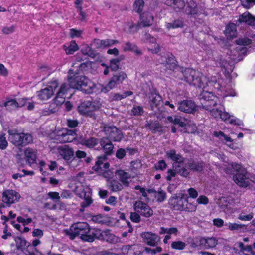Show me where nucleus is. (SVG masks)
Segmentation results:
<instances>
[{"mask_svg":"<svg viewBox=\"0 0 255 255\" xmlns=\"http://www.w3.org/2000/svg\"><path fill=\"white\" fill-rule=\"evenodd\" d=\"M80 142L83 145L92 148L97 144L98 140L95 138L91 137L89 139H82Z\"/></svg>","mask_w":255,"mask_h":255,"instance_id":"obj_42","label":"nucleus"},{"mask_svg":"<svg viewBox=\"0 0 255 255\" xmlns=\"http://www.w3.org/2000/svg\"><path fill=\"white\" fill-rule=\"evenodd\" d=\"M238 21L240 23L244 22L247 25L253 26L255 25V17L248 12H245L240 16ZM251 37H255V34L252 35Z\"/></svg>","mask_w":255,"mask_h":255,"instance_id":"obj_25","label":"nucleus"},{"mask_svg":"<svg viewBox=\"0 0 255 255\" xmlns=\"http://www.w3.org/2000/svg\"><path fill=\"white\" fill-rule=\"evenodd\" d=\"M184 25L183 21L181 19H176L171 23H167L166 24V27L168 30L171 29H175L181 28Z\"/></svg>","mask_w":255,"mask_h":255,"instance_id":"obj_43","label":"nucleus"},{"mask_svg":"<svg viewBox=\"0 0 255 255\" xmlns=\"http://www.w3.org/2000/svg\"><path fill=\"white\" fill-rule=\"evenodd\" d=\"M228 225V229L231 231L238 230L243 228L244 225L236 223H229L226 224Z\"/></svg>","mask_w":255,"mask_h":255,"instance_id":"obj_50","label":"nucleus"},{"mask_svg":"<svg viewBox=\"0 0 255 255\" xmlns=\"http://www.w3.org/2000/svg\"><path fill=\"white\" fill-rule=\"evenodd\" d=\"M181 9L188 15L193 16L199 13V9L196 3L193 0H187L186 3L184 2L183 7Z\"/></svg>","mask_w":255,"mask_h":255,"instance_id":"obj_20","label":"nucleus"},{"mask_svg":"<svg viewBox=\"0 0 255 255\" xmlns=\"http://www.w3.org/2000/svg\"><path fill=\"white\" fill-rule=\"evenodd\" d=\"M186 203H187V199L183 196L175 195L171 197L169 200L170 208L175 210H184V209H186Z\"/></svg>","mask_w":255,"mask_h":255,"instance_id":"obj_15","label":"nucleus"},{"mask_svg":"<svg viewBox=\"0 0 255 255\" xmlns=\"http://www.w3.org/2000/svg\"><path fill=\"white\" fill-rule=\"evenodd\" d=\"M21 196L20 194L13 190H6L2 193V201L8 205L18 202Z\"/></svg>","mask_w":255,"mask_h":255,"instance_id":"obj_16","label":"nucleus"},{"mask_svg":"<svg viewBox=\"0 0 255 255\" xmlns=\"http://www.w3.org/2000/svg\"><path fill=\"white\" fill-rule=\"evenodd\" d=\"M186 244L181 241H176L172 243L171 247L175 250H182L185 249Z\"/></svg>","mask_w":255,"mask_h":255,"instance_id":"obj_46","label":"nucleus"},{"mask_svg":"<svg viewBox=\"0 0 255 255\" xmlns=\"http://www.w3.org/2000/svg\"><path fill=\"white\" fill-rule=\"evenodd\" d=\"M66 233L71 239H74L76 236H80V239L85 242H92L95 238L111 243L117 242L118 240V238L109 230L102 231L98 229L91 228L86 222L73 224Z\"/></svg>","mask_w":255,"mask_h":255,"instance_id":"obj_3","label":"nucleus"},{"mask_svg":"<svg viewBox=\"0 0 255 255\" xmlns=\"http://www.w3.org/2000/svg\"><path fill=\"white\" fill-rule=\"evenodd\" d=\"M201 243L205 246L206 248H212L215 247L218 241L215 238H208L201 239Z\"/></svg>","mask_w":255,"mask_h":255,"instance_id":"obj_35","label":"nucleus"},{"mask_svg":"<svg viewBox=\"0 0 255 255\" xmlns=\"http://www.w3.org/2000/svg\"><path fill=\"white\" fill-rule=\"evenodd\" d=\"M24 156L26 163L32 167L36 162L37 153L33 149L28 148L24 151Z\"/></svg>","mask_w":255,"mask_h":255,"instance_id":"obj_24","label":"nucleus"},{"mask_svg":"<svg viewBox=\"0 0 255 255\" xmlns=\"http://www.w3.org/2000/svg\"><path fill=\"white\" fill-rule=\"evenodd\" d=\"M52 153L60 156L67 162L71 160L74 156V151L68 145H58L55 146L51 149Z\"/></svg>","mask_w":255,"mask_h":255,"instance_id":"obj_10","label":"nucleus"},{"mask_svg":"<svg viewBox=\"0 0 255 255\" xmlns=\"http://www.w3.org/2000/svg\"><path fill=\"white\" fill-rule=\"evenodd\" d=\"M204 163L203 162H189L188 163L187 167L191 170L200 172L202 170Z\"/></svg>","mask_w":255,"mask_h":255,"instance_id":"obj_44","label":"nucleus"},{"mask_svg":"<svg viewBox=\"0 0 255 255\" xmlns=\"http://www.w3.org/2000/svg\"><path fill=\"white\" fill-rule=\"evenodd\" d=\"M106 138L113 141H120L123 138L121 131L114 126H106L104 128Z\"/></svg>","mask_w":255,"mask_h":255,"instance_id":"obj_12","label":"nucleus"},{"mask_svg":"<svg viewBox=\"0 0 255 255\" xmlns=\"http://www.w3.org/2000/svg\"><path fill=\"white\" fill-rule=\"evenodd\" d=\"M101 106L102 102L100 99L93 101H85L78 107V111L82 115L92 117H94V111L99 110Z\"/></svg>","mask_w":255,"mask_h":255,"instance_id":"obj_8","label":"nucleus"},{"mask_svg":"<svg viewBox=\"0 0 255 255\" xmlns=\"http://www.w3.org/2000/svg\"><path fill=\"white\" fill-rule=\"evenodd\" d=\"M200 100L203 108L209 111L210 114L214 118H219L227 123L239 125L236 119H231L232 116L222 111V107L220 104L219 98L212 92L203 90L200 95Z\"/></svg>","mask_w":255,"mask_h":255,"instance_id":"obj_4","label":"nucleus"},{"mask_svg":"<svg viewBox=\"0 0 255 255\" xmlns=\"http://www.w3.org/2000/svg\"><path fill=\"white\" fill-rule=\"evenodd\" d=\"M8 145V142L6 139L4 134H1L0 136V149H5Z\"/></svg>","mask_w":255,"mask_h":255,"instance_id":"obj_55","label":"nucleus"},{"mask_svg":"<svg viewBox=\"0 0 255 255\" xmlns=\"http://www.w3.org/2000/svg\"><path fill=\"white\" fill-rule=\"evenodd\" d=\"M213 135H214V136L218 138L221 141H225L226 144L230 148H231L233 149H236L235 146L232 143L233 141V139L232 138H231L230 137L225 135L223 132L215 131L214 132Z\"/></svg>","mask_w":255,"mask_h":255,"instance_id":"obj_27","label":"nucleus"},{"mask_svg":"<svg viewBox=\"0 0 255 255\" xmlns=\"http://www.w3.org/2000/svg\"><path fill=\"white\" fill-rule=\"evenodd\" d=\"M120 59L117 58L110 60V67L112 71H116L119 68Z\"/></svg>","mask_w":255,"mask_h":255,"instance_id":"obj_49","label":"nucleus"},{"mask_svg":"<svg viewBox=\"0 0 255 255\" xmlns=\"http://www.w3.org/2000/svg\"><path fill=\"white\" fill-rule=\"evenodd\" d=\"M15 30V26L14 25H11L10 26H5L3 28L2 31L3 33L5 34H9L13 33Z\"/></svg>","mask_w":255,"mask_h":255,"instance_id":"obj_64","label":"nucleus"},{"mask_svg":"<svg viewBox=\"0 0 255 255\" xmlns=\"http://www.w3.org/2000/svg\"><path fill=\"white\" fill-rule=\"evenodd\" d=\"M143 40L148 44V49L153 53H157L160 51L159 45L157 43L156 39L149 34H145Z\"/></svg>","mask_w":255,"mask_h":255,"instance_id":"obj_22","label":"nucleus"},{"mask_svg":"<svg viewBox=\"0 0 255 255\" xmlns=\"http://www.w3.org/2000/svg\"><path fill=\"white\" fill-rule=\"evenodd\" d=\"M144 4L143 0H135L133 4L134 10L138 13L141 12L144 7Z\"/></svg>","mask_w":255,"mask_h":255,"instance_id":"obj_47","label":"nucleus"},{"mask_svg":"<svg viewBox=\"0 0 255 255\" xmlns=\"http://www.w3.org/2000/svg\"><path fill=\"white\" fill-rule=\"evenodd\" d=\"M58 85V83L56 80L51 81L46 87L37 92V97L41 100H47L50 99L54 94Z\"/></svg>","mask_w":255,"mask_h":255,"instance_id":"obj_11","label":"nucleus"},{"mask_svg":"<svg viewBox=\"0 0 255 255\" xmlns=\"http://www.w3.org/2000/svg\"><path fill=\"white\" fill-rule=\"evenodd\" d=\"M76 134L75 131L67 129V133L65 135L64 143L70 142L76 138Z\"/></svg>","mask_w":255,"mask_h":255,"instance_id":"obj_45","label":"nucleus"},{"mask_svg":"<svg viewBox=\"0 0 255 255\" xmlns=\"http://www.w3.org/2000/svg\"><path fill=\"white\" fill-rule=\"evenodd\" d=\"M115 174L118 176L120 180L124 185L128 186L131 178V176L128 173L123 170H118L115 172Z\"/></svg>","mask_w":255,"mask_h":255,"instance_id":"obj_29","label":"nucleus"},{"mask_svg":"<svg viewBox=\"0 0 255 255\" xmlns=\"http://www.w3.org/2000/svg\"><path fill=\"white\" fill-rule=\"evenodd\" d=\"M166 156L174 161L173 168H175L179 174L184 177H186L188 175L189 171L184 166L182 157L179 154H177L174 150L167 151L166 152Z\"/></svg>","mask_w":255,"mask_h":255,"instance_id":"obj_7","label":"nucleus"},{"mask_svg":"<svg viewBox=\"0 0 255 255\" xmlns=\"http://www.w3.org/2000/svg\"><path fill=\"white\" fill-rule=\"evenodd\" d=\"M135 189L136 190H139V192L142 194V196L145 198L147 200H149V198L148 197L147 194L148 192L147 190H146L144 188L141 187V186L137 185L135 187Z\"/></svg>","mask_w":255,"mask_h":255,"instance_id":"obj_57","label":"nucleus"},{"mask_svg":"<svg viewBox=\"0 0 255 255\" xmlns=\"http://www.w3.org/2000/svg\"><path fill=\"white\" fill-rule=\"evenodd\" d=\"M253 218V214L251 213L248 215H244L243 213L240 214L238 218L242 221H250Z\"/></svg>","mask_w":255,"mask_h":255,"instance_id":"obj_60","label":"nucleus"},{"mask_svg":"<svg viewBox=\"0 0 255 255\" xmlns=\"http://www.w3.org/2000/svg\"><path fill=\"white\" fill-rule=\"evenodd\" d=\"M130 218L134 223H139L141 220L140 215L135 211L134 212H131Z\"/></svg>","mask_w":255,"mask_h":255,"instance_id":"obj_56","label":"nucleus"},{"mask_svg":"<svg viewBox=\"0 0 255 255\" xmlns=\"http://www.w3.org/2000/svg\"><path fill=\"white\" fill-rule=\"evenodd\" d=\"M155 167L156 170H164L166 168L167 164L164 160H161L155 164Z\"/></svg>","mask_w":255,"mask_h":255,"instance_id":"obj_59","label":"nucleus"},{"mask_svg":"<svg viewBox=\"0 0 255 255\" xmlns=\"http://www.w3.org/2000/svg\"><path fill=\"white\" fill-rule=\"evenodd\" d=\"M143 108L139 106H134L132 110V113L134 116H139L143 113Z\"/></svg>","mask_w":255,"mask_h":255,"instance_id":"obj_58","label":"nucleus"},{"mask_svg":"<svg viewBox=\"0 0 255 255\" xmlns=\"http://www.w3.org/2000/svg\"><path fill=\"white\" fill-rule=\"evenodd\" d=\"M63 48L67 54H72L79 48L78 45L74 41H71L68 46L63 45Z\"/></svg>","mask_w":255,"mask_h":255,"instance_id":"obj_39","label":"nucleus"},{"mask_svg":"<svg viewBox=\"0 0 255 255\" xmlns=\"http://www.w3.org/2000/svg\"><path fill=\"white\" fill-rule=\"evenodd\" d=\"M81 50L82 53L85 55L92 56L93 55V51H92L91 48L88 45H83L81 47Z\"/></svg>","mask_w":255,"mask_h":255,"instance_id":"obj_52","label":"nucleus"},{"mask_svg":"<svg viewBox=\"0 0 255 255\" xmlns=\"http://www.w3.org/2000/svg\"><path fill=\"white\" fill-rule=\"evenodd\" d=\"M47 195L53 200H58L60 199V194L57 192H49Z\"/></svg>","mask_w":255,"mask_h":255,"instance_id":"obj_63","label":"nucleus"},{"mask_svg":"<svg viewBox=\"0 0 255 255\" xmlns=\"http://www.w3.org/2000/svg\"><path fill=\"white\" fill-rule=\"evenodd\" d=\"M100 145L107 154H110L112 152L113 149V145L109 139L107 138H102L100 141Z\"/></svg>","mask_w":255,"mask_h":255,"instance_id":"obj_32","label":"nucleus"},{"mask_svg":"<svg viewBox=\"0 0 255 255\" xmlns=\"http://www.w3.org/2000/svg\"><path fill=\"white\" fill-rule=\"evenodd\" d=\"M153 21V16L149 12H144L140 16V23L143 26H150Z\"/></svg>","mask_w":255,"mask_h":255,"instance_id":"obj_30","label":"nucleus"},{"mask_svg":"<svg viewBox=\"0 0 255 255\" xmlns=\"http://www.w3.org/2000/svg\"><path fill=\"white\" fill-rule=\"evenodd\" d=\"M147 191L149 194H154L155 197L158 202H163L166 198V193L162 190L156 192L153 189H148Z\"/></svg>","mask_w":255,"mask_h":255,"instance_id":"obj_38","label":"nucleus"},{"mask_svg":"<svg viewBox=\"0 0 255 255\" xmlns=\"http://www.w3.org/2000/svg\"><path fill=\"white\" fill-rule=\"evenodd\" d=\"M126 78V74L121 72L114 75L106 85H96L86 77L74 73L72 70H69L68 76V84L64 83L61 86L56 93L55 103L57 105L63 104L66 97V95L72 89L80 90L87 93L97 92L96 89H100L101 92L107 93L122 83Z\"/></svg>","mask_w":255,"mask_h":255,"instance_id":"obj_1","label":"nucleus"},{"mask_svg":"<svg viewBox=\"0 0 255 255\" xmlns=\"http://www.w3.org/2000/svg\"><path fill=\"white\" fill-rule=\"evenodd\" d=\"M9 141L16 146H21L32 141V136L28 133H17L14 130H8Z\"/></svg>","mask_w":255,"mask_h":255,"instance_id":"obj_9","label":"nucleus"},{"mask_svg":"<svg viewBox=\"0 0 255 255\" xmlns=\"http://www.w3.org/2000/svg\"><path fill=\"white\" fill-rule=\"evenodd\" d=\"M182 74L184 80L190 85L203 89L207 86L214 87L217 90L218 94L223 97L235 96V92L230 85L225 86L222 79H218L217 81L215 76H211L209 79L199 71L190 68L185 69Z\"/></svg>","mask_w":255,"mask_h":255,"instance_id":"obj_2","label":"nucleus"},{"mask_svg":"<svg viewBox=\"0 0 255 255\" xmlns=\"http://www.w3.org/2000/svg\"><path fill=\"white\" fill-rule=\"evenodd\" d=\"M134 210L141 215L148 218L153 215V210L146 203L138 200L133 204Z\"/></svg>","mask_w":255,"mask_h":255,"instance_id":"obj_13","label":"nucleus"},{"mask_svg":"<svg viewBox=\"0 0 255 255\" xmlns=\"http://www.w3.org/2000/svg\"><path fill=\"white\" fill-rule=\"evenodd\" d=\"M122 49L124 51H131L137 55L141 54V51L137 47L130 42H126L122 46Z\"/></svg>","mask_w":255,"mask_h":255,"instance_id":"obj_36","label":"nucleus"},{"mask_svg":"<svg viewBox=\"0 0 255 255\" xmlns=\"http://www.w3.org/2000/svg\"><path fill=\"white\" fill-rule=\"evenodd\" d=\"M17 221L19 223H22L23 225H26L30 223L32 221V220L31 218H24L22 217L19 216L17 218Z\"/></svg>","mask_w":255,"mask_h":255,"instance_id":"obj_62","label":"nucleus"},{"mask_svg":"<svg viewBox=\"0 0 255 255\" xmlns=\"http://www.w3.org/2000/svg\"><path fill=\"white\" fill-rule=\"evenodd\" d=\"M106 159L105 155L98 158L95 165L93 167L94 170L99 174H102L104 178L107 179V183L113 179L114 173L109 170V164L105 162Z\"/></svg>","mask_w":255,"mask_h":255,"instance_id":"obj_6","label":"nucleus"},{"mask_svg":"<svg viewBox=\"0 0 255 255\" xmlns=\"http://www.w3.org/2000/svg\"><path fill=\"white\" fill-rule=\"evenodd\" d=\"M211 153L214 156L225 162L223 165V168L226 173L232 174L235 172H237L233 176V180L237 184L244 187H247L249 185L250 181L248 179V173L245 168L241 164L236 163H229L226 162V157L222 153L216 152H212Z\"/></svg>","mask_w":255,"mask_h":255,"instance_id":"obj_5","label":"nucleus"},{"mask_svg":"<svg viewBox=\"0 0 255 255\" xmlns=\"http://www.w3.org/2000/svg\"><path fill=\"white\" fill-rule=\"evenodd\" d=\"M144 251L146 253L151 254L152 255H155L162 252V248L160 247H157L155 249H151L149 247H145Z\"/></svg>","mask_w":255,"mask_h":255,"instance_id":"obj_51","label":"nucleus"},{"mask_svg":"<svg viewBox=\"0 0 255 255\" xmlns=\"http://www.w3.org/2000/svg\"><path fill=\"white\" fill-rule=\"evenodd\" d=\"M165 3L173 7L175 10H180L183 7L184 1L183 0H163Z\"/></svg>","mask_w":255,"mask_h":255,"instance_id":"obj_34","label":"nucleus"},{"mask_svg":"<svg viewBox=\"0 0 255 255\" xmlns=\"http://www.w3.org/2000/svg\"><path fill=\"white\" fill-rule=\"evenodd\" d=\"M118 43V41L117 40L107 39L105 40L96 39L94 43L97 48H103L111 46Z\"/></svg>","mask_w":255,"mask_h":255,"instance_id":"obj_28","label":"nucleus"},{"mask_svg":"<svg viewBox=\"0 0 255 255\" xmlns=\"http://www.w3.org/2000/svg\"><path fill=\"white\" fill-rule=\"evenodd\" d=\"M225 34L228 39H232L237 35L236 26L234 23L229 24L226 28Z\"/></svg>","mask_w":255,"mask_h":255,"instance_id":"obj_33","label":"nucleus"},{"mask_svg":"<svg viewBox=\"0 0 255 255\" xmlns=\"http://www.w3.org/2000/svg\"><path fill=\"white\" fill-rule=\"evenodd\" d=\"M150 104L152 109L157 113L162 111V97L156 93H151L150 96Z\"/></svg>","mask_w":255,"mask_h":255,"instance_id":"obj_18","label":"nucleus"},{"mask_svg":"<svg viewBox=\"0 0 255 255\" xmlns=\"http://www.w3.org/2000/svg\"><path fill=\"white\" fill-rule=\"evenodd\" d=\"M67 133V129L64 128L57 131H55L51 135V138L56 142L59 143H64L65 135Z\"/></svg>","mask_w":255,"mask_h":255,"instance_id":"obj_31","label":"nucleus"},{"mask_svg":"<svg viewBox=\"0 0 255 255\" xmlns=\"http://www.w3.org/2000/svg\"><path fill=\"white\" fill-rule=\"evenodd\" d=\"M76 192L81 198L84 199V201L81 203L82 207H87L92 203L91 190L89 187H83V189L81 192L76 190Z\"/></svg>","mask_w":255,"mask_h":255,"instance_id":"obj_19","label":"nucleus"},{"mask_svg":"<svg viewBox=\"0 0 255 255\" xmlns=\"http://www.w3.org/2000/svg\"><path fill=\"white\" fill-rule=\"evenodd\" d=\"M167 120L173 123L174 125H179L180 127H183L186 126V123L184 119L177 116H168Z\"/></svg>","mask_w":255,"mask_h":255,"instance_id":"obj_37","label":"nucleus"},{"mask_svg":"<svg viewBox=\"0 0 255 255\" xmlns=\"http://www.w3.org/2000/svg\"><path fill=\"white\" fill-rule=\"evenodd\" d=\"M141 237L144 242L150 246H155L160 241V237L151 232H143L141 233Z\"/></svg>","mask_w":255,"mask_h":255,"instance_id":"obj_21","label":"nucleus"},{"mask_svg":"<svg viewBox=\"0 0 255 255\" xmlns=\"http://www.w3.org/2000/svg\"><path fill=\"white\" fill-rule=\"evenodd\" d=\"M27 99L22 98L16 100L13 99H8L4 102H0V106H4L8 110H13L19 107H22L26 105Z\"/></svg>","mask_w":255,"mask_h":255,"instance_id":"obj_14","label":"nucleus"},{"mask_svg":"<svg viewBox=\"0 0 255 255\" xmlns=\"http://www.w3.org/2000/svg\"><path fill=\"white\" fill-rule=\"evenodd\" d=\"M14 240L16 243L17 248L21 250H23L29 245V243L27 242L25 239L21 237H15Z\"/></svg>","mask_w":255,"mask_h":255,"instance_id":"obj_41","label":"nucleus"},{"mask_svg":"<svg viewBox=\"0 0 255 255\" xmlns=\"http://www.w3.org/2000/svg\"><path fill=\"white\" fill-rule=\"evenodd\" d=\"M158 62L163 65L166 69L170 70H174L177 68L175 61L172 57L167 58L166 57L162 56Z\"/></svg>","mask_w":255,"mask_h":255,"instance_id":"obj_26","label":"nucleus"},{"mask_svg":"<svg viewBox=\"0 0 255 255\" xmlns=\"http://www.w3.org/2000/svg\"><path fill=\"white\" fill-rule=\"evenodd\" d=\"M236 43L240 46L242 45H249L251 43V39L248 38H241L237 40Z\"/></svg>","mask_w":255,"mask_h":255,"instance_id":"obj_54","label":"nucleus"},{"mask_svg":"<svg viewBox=\"0 0 255 255\" xmlns=\"http://www.w3.org/2000/svg\"><path fill=\"white\" fill-rule=\"evenodd\" d=\"M195 102L190 100H183L178 104V109L187 113H192L197 110Z\"/></svg>","mask_w":255,"mask_h":255,"instance_id":"obj_17","label":"nucleus"},{"mask_svg":"<svg viewBox=\"0 0 255 255\" xmlns=\"http://www.w3.org/2000/svg\"><path fill=\"white\" fill-rule=\"evenodd\" d=\"M107 184L109 189L114 192L120 191L123 189L122 185L114 179L108 182Z\"/></svg>","mask_w":255,"mask_h":255,"instance_id":"obj_40","label":"nucleus"},{"mask_svg":"<svg viewBox=\"0 0 255 255\" xmlns=\"http://www.w3.org/2000/svg\"><path fill=\"white\" fill-rule=\"evenodd\" d=\"M43 234V231L39 228L34 229L32 233V235L33 237H37L39 239L42 237Z\"/></svg>","mask_w":255,"mask_h":255,"instance_id":"obj_61","label":"nucleus"},{"mask_svg":"<svg viewBox=\"0 0 255 255\" xmlns=\"http://www.w3.org/2000/svg\"><path fill=\"white\" fill-rule=\"evenodd\" d=\"M234 250L235 252L243 253L245 255H254V250L250 245L245 246L242 242H238L235 244Z\"/></svg>","mask_w":255,"mask_h":255,"instance_id":"obj_23","label":"nucleus"},{"mask_svg":"<svg viewBox=\"0 0 255 255\" xmlns=\"http://www.w3.org/2000/svg\"><path fill=\"white\" fill-rule=\"evenodd\" d=\"M134 29H136V27L132 22H128L123 25V30L126 32H133Z\"/></svg>","mask_w":255,"mask_h":255,"instance_id":"obj_48","label":"nucleus"},{"mask_svg":"<svg viewBox=\"0 0 255 255\" xmlns=\"http://www.w3.org/2000/svg\"><path fill=\"white\" fill-rule=\"evenodd\" d=\"M242 6L249 9L251 8L253 4H255V0H240Z\"/></svg>","mask_w":255,"mask_h":255,"instance_id":"obj_53","label":"nucleus"}]
</instances>
